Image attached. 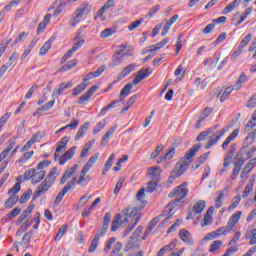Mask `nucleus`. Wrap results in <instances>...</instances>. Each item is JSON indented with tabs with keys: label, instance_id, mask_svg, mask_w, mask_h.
Here are the masks:
<instances>
[{
	"label": "nucleus",
	"instance_id": "nucleus-57",
	"mask_svg": "<svg viewBox=\"0 0 256 256\" xmlns=\"http://www.w3.org/2000/svg\"><path fill=\"white\" fill-rule=\"evenodd\" d=\"M17 143V137H12L8 140V146L6 149H4L5 153H10L11 149L15 147V144Z\"/></svg>",
	"mask_w": 256,
	"mask_h": 256
},
{
	"label": "nucleus",
	"instance_id": "nucleus-15",
	"mask_svg": "<svg viewBox=\"0 0 256 256\" xmlns=\"http://www.w3.org/2000/svg\"><path fill=\"white\" fill-rule=\"evenodd\" d=\"M71 87H73V82H63L54 88L53 95L59 97V95H61L64 91H67V89H71Z\"/></svg>",
	"mask_w": 256,
	"mask_h": 256
},
{
	"label": "nucleus",
	"instance_id": "nucleus-12",
	"mask_svg": "<svg viewBox=\"0 0 256 256\" xmlns=\"http://www.w3.org/2000/svg\"><path fill=\"white\" fill-rule=\"evenodd\" d=\"M241 215H243V212L238 211L237 213L233 214L229 220L228 223L226 225V231H228V233H231L233 231V228L235 227V225H237V223H239V219H241Z\"/></svg>",
	"mask_w": 256,
	"mask_h": 256
},
{
	"label": "nucleus",
	"instance_id": "nucleus-64",
	"mask_svg": "<svg viewBox=\"0 0 256 256\" xmlns=\"http://www.w3.org/2000/svg\"><path fill=\"white\" fill-rule=\"evenodd\" d=\"M256 165V157L252 158L244 167L245 171H252Z\"/></svg>",
	"mask_w": 256,
	"mask_h": 256
},
{
	"label": "nucleus",
	"instance_id": "nucleus-33",
	"mask_svg": "<svg viewBox=\"0 0 256 256\" xmlns=\"http://www.w3.org/2000/svg\"><path fill=\"white\" fill-rule=\"evenodd\" d=\"M93 145H95V139L90 140L84 145V148L82 149V152L80 154V157L82 159L87 157V154L89 153V151H91V147H93Z\"/></svg>",
	"mask_w": 256,
	"mask_h": 256
},
{
	"label": "nucleus",
	"instance_id": "nucleus-41",
	"mask_svg": "<svg viewBox=\"0 0 256 256\" xmlns=\"http://www.w3.org/2000/svg\"><path fill=\"white\" fill-rule=\"evenodd\" d=\"M37 134L33 135L28 142L21 148L20 152L23 153V151H27V149H31V147L33 146V143H35V141H37Z\"/></svg>",
	"mask_w": 256,
	"mask_h": 256
},
{
	"label": "nucleus",
	"instance_id": "nucleus-49",
	"mask_svg": "<svg viewBox=\"0 0 256 256\" xmlns=\"http://www.w3.org/2000/svg\"><path fill=\"white\" fill-rule=\"evenodd\" d=\"M251 39H253V34L249 33L248 35H246L243 40L240 42L239 48L240 49H245V47H247V45H249Z\"/></svg>",
	"mask_w": 256,
	"mask_h": 256
},
{
	"label": "nucleus",
	"instance_id": "nucleus-63",
	"mask_svg": "<svg viewBox=\"0 0 256 256\" xmlns=\"http://www.w3.org/2000/svg\"><path fill=\"white\" fill-rule=\"evenodd\" d=\"M19 191H21L20 183H16L12 188L8 190V195H16V193Z\"/></svg>",
	"mask_w": 256,
	"mask_h": 256
},
{
	"label": "nucleus",
	"instance_id": "nucleus-7",
	"mask_svg": "<svg viewBox=\"0 0 256 256\" xmlns=\"http://www.w3.org/2000/svg\"><path fill=\"white\" fill-rule=\"evenodd\" d=\"M95 77H97V71L87 74L84 77L83 82L74 88L72 95L74 96L81 95V93H83V91L86 90L87 86L89 85L87 81H90V79H95Z\"/></svg>",
	"mask_w": 256,
	"mask_h": 256
},
{
	"label": "nucleus",
	"instance_id": "nucleus-40",
	"mask_svg": "<svg viewBox=\"0 0 256 256\" xmlns=\"http://www.w3.org/2000/svg\"><path fill=\"white\" fill-rule=\"evenodd\" d=\"M114 161H115V154H111L104 165L103 175H105V173H107V171L111 169V166L113 165Z\"/></svg>",
	"mask_w": 256,
	"mask_h": 256
},
{
	"label": "nucleus",
	"instance_id": "nucleus-2",
	"mask_svg": "<svg viewBox=\"0 0 256 256\" xmlns=\"http://www.w3.org/2000/svg\"><path fill=\"white\" fill-rule=\"evenodd\" d=\"M201 149V144L194 145L187 153L184 158H182L175 166L173 171L175 172L176 176L181 177L184 175L185 171L189 169V165L193 163V157L197 155V151Z\"/></svg>",
	"mask_w": 256,
	"mask_h": 256
},
{
	"label": "nucleus",
	"instance_id": "nucleus-43",
	"mask_svg": "<svg viewBox=\"0 0 256 256\" xmlns=\"http://www.w3.org/2000/svg\"><path fill=\"white\" fill-rule=\"evenodd\" d=\"M173 155H175V148H170L164 156H161L159 160H157V163H163L165 159H173Z\"/></svg>",
	"mask_w": 256,
	"mask_h": 256
},
{
	"label": "nucleus",
	"instance_id": "nucleus-14",
	"mask_svg": "<svg viewBox=\"0 0 256 256\" xmlns=\"http://www.w3.org/2000/svg\"><path fill=\"white\" fill-rule=\"evenodd\" d=\"M223 135H225V129H222L218 131L216 134H213L210 137L208 143L205 145V149H211V147H213V145H216L217 141H219V139H221Z\"/></svg>",
	"mask_w": 256,
	"mask_h": 256
},
{
	"label": "nucleus",
	"instance_id": "nucleus-45",
	"mask_svg": "<svg viewBox=\"0 0 256 256\" xmlns=\"http://www.w3.org/2000/svg\"><path fill=\"white\" fill-rule=\"evenodd\" d=\"M187 69L183 67V65H179L178 68L175 70L174 75L178 77V79H183L185 77V72Z\"/></svg>",
	"mask_w": 256,
	"mask_h": 256
},
{
	"label": "nucleus",
	"instance_id": "nucleus-58",
	"mask_svg": "<svg viewBox=\"0 0 256 256\" xmlns=\"http://www.w3.org/2000/svg\"><path fill=\"white\" fill-rule=\"evenodd\" d=\"M117 103H119V100H113L110 104H108L106 107H104L100 111V116L102 117V115H105V113H107V111H109V109H113V107H115V105H117Z\"/></svg>",
	"mask_w": 256,
	"mask_h": 256
},
{
	"label": "nucleus",
	"instance_id": "nucleus-53",
	"mask_svg": "<svg viewBox=\"0 0 256 256\" xmlns=\"http://www.w3.org/2000/svg\"><path fill=\"white\" fill-rule=\"evenodd\" d=\"M161 9V6L159 4H156L152 8H150V11L146 15V19H152V17Z\"/></svg>",
	"mask_w": 256,
	"mask_h": 256
},
{
	"label": "nucleus",
	"instance_id": "nucleus-28",
	"mask_svg": "<svg viewBox=\"0 0 256 256\" xmlns=\"http://www.w3.org/2000/svg\"><path fill=\"white\" fill-rule=\"evenodd\" d=\"M242 0H234L233 2L229 3L222 11V15H227V13H231V11H234L236 7H239L241 5Z\"/></svg>",
	"mask_w": 256,
	"mask_h": 256
},
{
	"label": "nucleus",
	"instance_id": "nucleus-3",
	"mask_svg": "<svg viewBox=\"0 0 256 256\" xmlns=\"http://www.w3.org/2000/svg\"><path fill=\"white\" fill-rule=\"evenodd\" d=\"M45 175H47V171L31 168L24 173V181H29V179H32V183L37 185V183H41V181L45 179Z\"/></svg>",
	"mask_w": 256,
	"mask_h": 256
},
{
	"label": "nucleus",
	"instance_id": "nucleus-37",
	"mask_svg": "<svg viewBox=\"0 0 256 256\" xmlns=\"http://www.w3.org/2000/svg\"><path fill=\"white\" fill-rule=\"evenodd\" d=\"M219 127V125H215L212 128H210L207 131L201 132L198 136H197V141H205L208 137V135H211V131L217 129Z\"/></svg>",
	"mask_w": 256,
	"mask_h": 256
},
{
	"label": "nucleus",
	"instance_id": "nucleus-60",
	"mask_svg": "<svg viewBox=\"0 0 256 256\" xmlns=\"http://www.w3.org/2000/svg\"><path fill=\"white\" fill-rule=\"evenodd\" d=\"M175 247H177V239L172 240V243L165 245L162 249L164 250V253H167V251H173Z\"/></svg>",
	"mask_w": 256,
	"mask_h": 256
},
{
	"label": "nucleus",
	"instance_id": "nucleus-42",
	"mask_svg": "<svg viewBox=\"0 0 256 256\" xmlns=\"http://www.w3.org/2000/svg\"><path fill=\"white\" fill-rule=\"evenodd\" d=\"M253 11V7H248L242 14L240 17V20L237 22V26L241 25V23H243V21H245L247 19V17H249V15H251Z\"/></svg>",
	"mask_w": 256,
	"mask_h": 256
},
{
	"label": "nucleus",
	"instance_id": "nucleus-16",
	"mask_svg": "<svg viewBox=\"0 0 256 256\" xmlns=\"http://www.w3.org/2000/svg\"><path fill=\"white\" fill-rule=\"evenodd\" d=\"M162 170L159 166L150 167L147 170V175L152 179V181H159V177H161Z\"/></svg>",
	"mask_w": 256,
	"mask_h": 256
},
{
	"label": "nucleus",
	"instance_id": "nucleus-10",
	"mask_svg": "<svg viewBox=\"0 0 256 256\" xmlns=\"http://www.w3.org/2000/svg\"><path fill=\"white\" fill-rule=\"evenodd\" d=\"M97 161V154H94L89 160L88 162L85 164V166L83 167L80 177L77 181L78 185H81L83 183V181H85V175H87L89 169H91V167H93V165H95V162Z\"/></svg>",
	"mask_w": 256,
	"mask_h": 256
},
{
	"label": "nucleus",
	"instance_id": "nucleus-50",
	"mask_svg": "<svg viewBox=\"0 0 256 256\" xmlns=\"http://www.w3.org/2000/svg\"><path fill=\"white\" fill-rule=\"evenodd\" d=\"M74 41H76V43L73 45L72 49L77 52L79 51L80 47H83V45L85 44V40L79 37H75Z\"/></svg>",
	"mask_w": 256,
	"mask_h": 256
},
{
	"label": "nucleus",
	"instance_id": "nucleus-29",
	"mask_svg": "<svg viewBox=\"0 0 256 256\" xmlns=\"http://www.w3.org/2000/svg\"><path fill=\"white\" fill-rule=\"evenodd\" d=\"M67 143H69V139L67 138V136L63 137V138L58 142V146H57L56 151H55V153H54V159H57V155H59V152H60L62 149H66Z\"/></svg>",
	"mask_w": 256,
	"mask_h": 256
},
{
	"label": "nucleus",
	"instance_id": "nucleus-36",
	"mask_svg": "<svg viewBox=\"0 0 256 256\" xmlns=\"http://www.w3.org/2000/svg\"><path fill=\"white\" fill-rule=\"evenodd\" d=\"M89 129V123H84L78 130L76 136H75V141H79L83 135L87 133V130Z\"/></svg>",
	"mask_w": 256,
	"mask_h": 256
},
{
	"label": "nucleus",
	"instance_id": "nucleus-39",
	"mask_svg": "<svg viewBox=\"0 0 256 256\" xmlns=\"http://www.w3.org/2000/svg\"><path fill=\"white\" fill-rule=\"evenodd\" d=\"M222 246H223V241L215 240L211 243L209 251L210 253H215L216 251H219V249H221Z\"/></svg>",
	"mask_w": 256,
	"mask_h": 256
},
{
	"label": "nucleus",
	"instance_id": "nucleus-9",
	"mask_svg": "<svg viewBox=\"0 0 256 256\" xmlns=\"http://www.w3.org/2000/svg\"><path fill=\"white\" fill-rule=\"evenodd\" d=\"M205 205V200H199L198 202H196L192 209L189 210L187 219H194L195 216L201 215V213H203V211L205 210Z\"/></svg>",
	"mask_w": 256,
	"mask_h": 256
},
{
	"label": "nucleus",
	"instance_id": "nucleus-20",
	"mask_svg": "<svg viewBox=\"0 0 256 256\" xmlns=\"http://www.w3.org/2000/svg\"><path fill=\"white\" fill-rule=\"evenodd\" d=\"M117 127V124H115L114 126L110 127L109 130L104 134L100 142L101 147H106L107 143H109V140L111 139V135L117 131Z\"/></svg>",
	"mask_w": 256,
	"mask_h": 256
},
{
	"label": "nucleus",
	"instance_id": "nucleus-35",
	"mask_svg": "<svg viewBox=\"0 0 256 256\" xmlns=\"http://www.w3.org/2000/svg\"><path fill=\"white\" fill-rule=\"evenodd\" d=\"M133 89V83H128L120 92V101H123L124 97H128Z\"/></svg>",
	"mask_w": 256,
	"mask_h": 256
},
{
	"label": "nucleus",
	"instance_id": "nucleus-6",
	"mask_svg": "<svg viewBox=\"0 0 256 256\" xmlns=\"http://www.w3.org/2000/svg\"><path fill=\"white\" fill-rule=\"evenodd\" d=\"M87 9H89V4L84 2L75 10L71 20V27H75L83 19V15H85Z\"/></svg>",
	"mask_w": 256,
	"mask_h": 256
},
{
	"label": "nucleus",
	"instance_id": "nucleus-51",
	"mask_svg": "<svg viewBox=\"0 0 256 256\" xmlns=\"http://www.w3.org/2000/svg\"><path fill=\"white\" fill-rule=\"evenodd\" d=\"M114 33H115L114 28H107L100 33V37L102 39H107V37H111V35H113Z\"/></svg>",
	"mask_w": 256,
	"mask_h": 256
},
{
	"label": "nucleus",
	"instance_id": "nucleus-44",
	"mask_svg": "<svg viewBox=\"0 0 256 256\" xmlns=\"http://www.w3.org/2000/svg\"><path fill=\"white\" fill-rule=\"evenodd\" d=\"M21 213V208L16 207L14 208L10 213L6 214L5 219L6 221H11V219H14V217H17Z\"/></svg>",
	"mask_w": 256,
	"mask_h": 256
},
{
	"label": "nucleus",
	"instance_id": "nucleus-4",
	"mask_svg": "<svg viewBox=\"0 0 256 256\" xmlns=\"http://www.w3.org/2000/svg\"><path fill=\"white\" fill-rule=\"evenodd\" d=\"M189 195V188H187V185L181 184L177 187H175L168 195L170 199H173L175 197V203H181L182 199H185Z\"/></svg>",
	"mask_w": 256,
	"mask_h": 256
},
{
	"label": "nucleus",
	"instance_id": "nucleus-48",
	"mask_svg": "<svg viewBox=\"0 0 256 256\" xmlns=\"http://www.w3.org/2000/svg\"><path fill=\"white\" fill-rule=\"evenodd\" d=\"M31 195H33V191L31 189H28L26 193L22 194L20 199L18 198L19 203L20 204L27 203V201L31 199Z\"/></svg>",
	"mask_w": 256,
	"mask_h": 256
},
{
	"label": "nucleus",
	"instance_id": "nucleus-56",
	"mask_svg": "<svg viewBox=\"0 0 256 256\" xmlns=\"http://www.w3.org/2000/svg\"><path fill=\"white\" fill-rule=\"evenodd\" d=\"M57 168L54 167L51 169V171L49 172V174L46 176V179L52 181L53 183H55V181L57 180Z\"/></svg>",
	"mask_w": 256,
	"mask_h": 256
},
{
	"label": "nucleus",
	"instance_id": "nucleus-25",
	"mask_svg": "<svg viewBox=\"0 0 256 256\" xmlns=\"http://www.w3.org/2000/svg\"><path fill=\"white\" fill-rule=\"evenodd\" d=\"M247 81H249V77L245 75V72H242L239 75L237 82L233 86L234 91H239V89L243 87V83H247Z\"/></svg>",
	"mask_w": 256,
	"mask_h": 256
},
{
	"label": "nucleus",
	"instance_id": "nucleus-59",
	"mask_svg": "<svg viewBox=\"0 0 256 256\" xmlns=\"http://www.w3.org/2000/svg\"><path fill=\"white\" fill-rule=\"evenodd\" d=\"M77 65V59L69 61L66 65L62 66L60 71H69L70 69H73Z\"/></svg>",
	"mask_w": 256,
	"mask_h": 256
},
{
	"label": "nucleus",
	"instance_id": "nucleus-17",
	"mask_svg": "<svg viewBox=\"0 0 256 256\" xmlns=\"http://www.w3.org/2000/svg\"><path fill=\"white\" fill-rule=\"evenodd\" d=\"M151 75V72H149V68H142L138 71V75L133 80V85H139L143 79H146V77H149Z\"/></svg>",
	"mask_w": 256,
	"mask_h": 256
},
{
	"label": "nucleus",
	"instance_id": "nucleus-61",
	"mask_svg": "<svg viewBox=\"0 0 256 256\" xmlns=\"http://www.w3.org/2000/svg\"><path fill=\"white\" fill-rule=\"evenodd\" d=\"M67 232V225L61 226L58 233L56 234L55 241L61 240L63 235Z\"/></svg>",
	"mask_w": 256,
	"mask_h": 256
},
{
	"label": "nucleus",
	"instance_id": "nucleus-62",
	"mask_svg": "<svg viewBox=\"0 0 256 256\" xmlns=\"http://www.w3.org/2000/svg\"><path fill=\"white\" fill-rule=\"evenodd\" d=\"M136 241H137V239H135V238H133V236H131L130 240L128 241V243L124 247V251L127 252L130 249H133V247H135Z\"/></svg>",
	"mask_w": 256,
	"mask_h": 256
},
{
	"label": "nucleus",
	"instance_id": "nucleus-38",
	"mask_svg": "<svg viewBox=\"0 0 256 256\" xmlns=\"http://www.w3.org/2000/svg\"><path fill=\"white\" fill-rule=\"evenodd\" d=\"M255 142V140L251 137V136H246V138L244 139L243 142V146L242 149L238 152L237 156L239 157V155H241L243 153V150L247 149V147H249V145H253V143Z\"/></svg>",
	"mask_w": 256,
	"mask_h": 256
},
{
	"label": "nucleus",
	"instance_id": "nucleus-27",
	"mask_svg": "<svg viewBox=\"0 0 256 256\" xmlns=\"http://www.w3.org/2000/svg\"><path fill=\"white\" fill-rule=\"evenodd\" d=\"M57 37L52 35L51 38L40 48V55H47V51L51 49V45H53V41H55Z\"/></svg>",
	"mask_w": 256,
	"mask_h": 256
},
{
	"label": "nucleus",
	"instance_id": "nucleus-5",
	"mask_svg": "<svg viewBox=\"0 0 256 256\" xmlns=\"http://www.w3.org/2000/svg\"><path fill=\"white\" fill-rule=\"evenodd\" d=\"M53 180H49L48 178H45L40 185L37 187V189L34 191L33 199H38V197L45 195L51 187H53Z\"/></svg>",
	"mask_w": 256,
	"mask_h": 256
},
{
	"label": "nucleus",
	"instance_id": "nucleus-55",
	"mask_svg": "<svg viewBox=\"0 0 256 256\" xmlns=\"http://www.w3.org/2000/svg\"><path fill=\"white\" fill-rule=\"evenodd\" d=\"M57 168L54 167L51 169V171L49 172V174L46 176V179L52 181L53 183H55V181L57 180Z\"/></svg>",
	"mask_w": 256,
	"mask_h": 256
},
{
	"label": "nucleus",
	"instance_id": "nucleus-11",
	"mask_svg": "<svg viewBox=\"0 0 256 256\" xmlns=\"http://www.w3.org/2000/svg\"><path fill=\"white\" fill-rule=\"evenodd\" d=\"M76 152H77V146H74L68 149L62 156L59 155L58 153L57 159L59 160V165H65L67 161L73 159Z\"/></svg>",
	"mask_w": 256,
	"mask_h": 256
},
{
	"label": "nucleus",
	"instance_id": "nucleus-13",
	"mask_svg": "<svg viewBox=\"0 0 256 256\" xmlns=\"http://www.w3.org/2000/svg\"><path fill=\"white\" fill-rule=\"evenodd\" d=\"M129 57H131V54L128 53H124L121 56L113 54L112 61L109 63V67H119V65H121V63H123V61H125V59H128Z\"/></svg>",
	"mask_w": 256,
	"mask_h": 256
},
{
	"label": "nucleus",
	"instance_id": "nucleus-21",
	"mask_svg": "<svg viewBox=\"0 0 256 256\" xmlns=\"http://www.w3.org/2000/svg\"><path fill=\"white\" fill-rule=\"evenodd\" d=\"M115 6V0H108L97 12V16L100 17L101 21H105V16H103V13L105 11H109L111 7Z\"/></svg>",
	"mask_w": 256,
	"mask_h": 256
},
{
	"label": "nucleus",
	"instance_id": "nucleus-30",
	"mask_svg": "<svg viewBox=\"0 0 256 256\" xmlns=\"http://www.w3.org/2000/svg\"><path fill=\"white\" fill-rule=\"evenodd\" d=\"M245 239H249V245H256V229H248L245 233Z\"/></svg>",
	"mask_w": 256,
	"mask_h": 256
},
{
	"label": "nucleus",
	"instance_id": "nucleus-24",
	"mask_svg": "<svg viewBox=\"0 0 256 256\" xmlns=\"http://www.w3.org/2000/svg\"><path fill=\"white\" fill-rule=\"evenodd\" d=\"M235 155V144H232L227 151L226 157L224 158L223 167H229L231 165V159Z\"/></svg>",
	"mask_w": 256,
	"mask_h": 256
},
{
	"label": "nucleus",
	"instance_id": "nucleus-46",
	"mask_svg": "<svg viewBox=\"0 0 256 256\" xmlns=\"http://www.w3.org/2000/svg\"><path fill=\"white\" fill-rule=\"evenodd\" d=\"M233 91H235V89H233V87L226 88L225 91L220 96L221 103L227 101V99H229V95H231V93H233Z\"/></svg>",
	"mask_w": 256,
	"mask_h": 256
},
{
	"label": "nucleus",
	"instance_id": "nucleus-31",
	"mask_svg": "<svg viewBox=\"0 0 256 256\" xmlns=\"http://www.w3.org/2000/svg\"><path fill=\"white\" fill-rule=\"evenodd\" d=\"M237 135H239V129L233 130V132L223 142L222 149H227V147H229V143H231V141H234Z\"/></svg>",
	"mask_w": 256,
	"mask_h": 256
},
{
	"label": "nucleus",
	"instance_id": "nucleus-32",
	"mask_svg": "<svg viewBox=\"0 0 256 256\" xmlns=\"http://www.w3.org/2000/svg\"><path fill=\"white\" fill-rule=\"evenodd\" d=\"M109 223H111V213L107 212L104 216L101 235H105V233H107V229H109Z\"/></svg>",
	"mask_w": 256,
	"mask_h": 256
},
{
	"label": "nucleus",
	"instance_id": "nucleus-18",
	"mask_svg": "<svg viewBox=\"0 0 256 256\" xmlns=\"http://www.w3.org/2000/svg\"><path fill=\"white\" fill-rule=\"evenodd\" d=\"M78 167L79 165L75 164L71 168L67 169L60 179V184L65 185V183H67V179H71V177H73V173L77 171Z\"/></svg>",
	"mask_w": 256,
	"mask_h": 256
},
{
	"label": "nucleus",
	"instance_id": "nucleus-52",
	"mask_svg": "<svg viewBox=\"0 0 256 256\" xmlns=\"http://www.w3.org/2000/svg\"><path fill=\"white\" fill-rule=\"evenodd\" d=\"M161 25H164V26H163V30H162V32H161V35H162V37H165V35H167V33H169V29H171V24H169V23L167 22V19H165V20H163L162 23L160 24V27H161Z\"/></svg>",
	"mask_w": 256,
	"mask_h": 256
},
{
	"label": "nucleus",
	"instance_id": "nucleus-8",
	"mask_svg": "<svg viewBox=\"0 0 256 256\" xmlns=\"http://www.w3.org/2000/svg\"><path fill=\"white\" fill-rule=\"evenodd\" d=\"M75 183H77V177H73L70 182H68V185L64 186V188L57 194L54 205H59L61 201H63V197L71 191L73 187H75Z\"/></svg>",
	"mask_w": 256,
	"mask_h": 256
},
{
	"label": "nucleus",
	"instance_id": "nucleus-54",
	"mask_svg": "<svg viewBox=\"0 0 256 256\" xmlns=\"http://www.w3.org/2000/svg\"><path fill=\"white\" fill-rule=\"evenodd\" d=\"M211 208L206 212L201 227H207V225H211Z\"/></svg>",
	"mask_w": 256,
	"mask_h": 256
},
{
	"label": "nucleus",
	"instance_id": "nucleus-22",
	"mask_svg": "<svg viewBox=\"0 0 256 256\" xmlns=\"http://www.w3.org/2000/svg\"><path fill=\"white\" fill-rule=\"evenodd\" d=\"M95 91H97V85L92 86L87 93H85L84 95H82L79 100H78V105H83V103H87V101H89V99H91V96L93 95V93H95Z\"/></svg>",
	"mask_w": 256,
	"mask_h": 256
},
{
	"label": "nucleus",
	"instance_id": "nucleus-23",
	"mask_svg": "<svg viewBox=\"0 0 256 256\" xmlns=\"http://www.w3.org/2000/svg\"><path fill=\"white\" fill-rule=\"evenodd\" d=\"M168 43L169 38H165L161 42L150 46L149 49L144 50L143 53H153V51H159V49H163V47H165V45H167Z\"/></svg>",
	"mask_w": 256,
	"mask_h": 256
},
{
	"label": "nucleus",
	"instance_id": "nucleus-34",
	"mask_svg": "<svg viewBox=\"0 0 256 256\" xmlns=\"http://www.w3.org/2000/svg\"><path fill=\"white\" fill-rule=\"evenodd\" d=\"M132 71H135V65L134 64H130L128 66H126L119 74V78L120 79H125L127 77V75H129V73H132Z\"/></svg>",
	"mask_w": 256,
	"mask_h": 256
},
{
	"label": "nucleus",
	"instance_id": "nucleus-47",
	"mask_svg": "<svg viewBox=\"0 0 256 256\" xmlns=\"http://www.w3.org/2000/svg\"><path fill=\"white\" fill-rule=\"evenodd\" d=\"M253 185H254V181L250 180L249 183L246 185L242 197L245 199L247 198L248 195L251 194V192L253 191Z\"/></svg>",
	"mask_w": 256,
	"mask_h": 256
},
{
	"label": "nucleus",
	"instance_id": "nucleus-19",
	"mask_svg": "<svg viewBox=\"0 0 256 256\" xmlns=\"http://www.w3.org/2000/svg\"><path fill=\"white\" fill-rule=\"evenodd\" d=\"M179 237L186 245H193V235L188 230L181 229L179 231Z\"/></svg>",
	"mask_w": 256,
	"mask_h": 256
},
{
	"label": "nucleus",
	"instance_id": "nucleus-26",
	"mask_svg": "<svg viewBox=\"0 0 256 256\" xmlns=\"http://www.w3.org/2000/svg\"><path fill=\"white\" fill-rule=\"evenodd\" d=\"M19 201L18 195H11L6 201L4 202L5 209H11L17 205V202Z\"/></svg>",
	"mask_w": 256,
	"mask_h": 256
},
{
	"label": "nucleus",
	"instance_id": "nucleus-1",
	"mask_svg": "<svg viewBox=\"0 0 256 256\" xmlns=\"http://www.w3.org/2000/svg\"><path fill=\"white\" fill-rule=\"evenodd\" d=\"M142 209L143 206L134 208H131V206H127L124 210H122V214L115 215L112 222L111 231H117L118 227H121V225H125V223H129L130 217V219H134V222L132 224H129L128 227L124 230V237H127V235L131 233L133 229H135L137 223H139V219H141V214H139V211H142Z\"/></svg>",
	"mask_w": 256,
	"mask_h": 256
}]
</instances>
